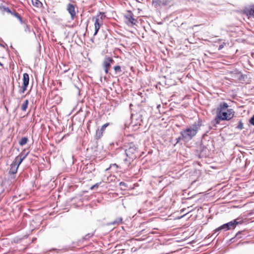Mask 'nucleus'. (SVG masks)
<instances>
[{"instance_id": "1", "label": "nucleus", "mask_w": 254, "mask_h": 254, "mask_svg": "<svg viewBox=\"0 0 254 254\" xmlns=\"http://www.w3.org/2000/svg\"><path fill=\"white\" fill-rule=\"evenodd\" d=\"M201 125L202 121L199 120L198 121L195 122L186 129L181 131V136L176 138V144L179 143L181 139L184 140L185 141L191 140L197 134Z\"/></svg>"}, {"instance_id": "2", "label": "nucleus", "mask_w": 254, "mask_h": 254, "mask_svg": "<svg viewBox=\"0 0 254 254\" xmlns=\"http://www.w3.org/2000/svg\"><path fill=\"white\" fill-rule=\"evenodd\" d=\"M229 105L225 102H221L215 109L216 113L222 121H230L234 116L235 112L232 109H228Z\"/></svg>"}, {"instance_id": "3", "label": "nucleus", "mask_w": 254, "mask_h": 254, "mask_svg": "<svg viewBox=\"0 0 254 254\" xmlns=\"http://www.w3.org/2000/svg\"><path fill=\"white\" fill-rule=\"evenodd\" d=\"M126 158L124 159L125 165L128 167L138 155V148L132 142L128 144L125 150Z\"/></svg>"}, {"instance_id": "4", "label": "nucleus", "mask_w": 254, "mask_h": 254, "mask_svg": "<svg viewBox=\"0 0 254 254\" xmlns=\"http://www.w3.org/2000/svg\"><path fill=\"white\" fill-rule=\"evenodd\" d=\"M239 223L240 222L236 219L224 224L214 230V233L213 234V235L220 231H223L225 232L231 229H234Z\"/></svg>"}, {"instance_id": "5", "label": "nucleus", "mask_w": 254, "mask_h": 254, "mask_svg": "<svg viewBox=\"0 0 254 254\" xmlns=\"http://www.w3.org/2000/svg\"><path fill=\"white\" fill-rule=\"evenodd\" d=\"M195 152L196 155L199 158H206L209 155V149L203 142H201L197 145Z\"/></svg>"}, {"instance_id": "6", "label": "nucleus", "mask_w": 254, "mask_h": 254, "mask_svg": "<svg viewBox=\"0 0 254 254\" xmlns=\"http://www.w3.org/2000/svg\"><path fill=\"white\" fill-rule=\"evenodd\" d=\"M105 17V15L104 13L100 12L99 13L96 15L95 17V22H94V27H95V32L94 33L93 36H96L99 30L100 29L101 26L103 22V20Z\"/></svg>"}, {"instance_id": "7", "label": "nucleus", "mask_w": 254, "mask_h": 254, "mask_svg": "<svg viewBox=\"0 0 254 254\" xmlns=\"http://www.w3.org/2000/svg\"><path fill=\"white\" fill-rule=\"evenodd\" d=\"M29 74L27 73H24L23 74V85L21 87L19 86L20 89L19 90L18 92L20 94H22L25 92V91L27 90V88L29 84Z\"/></svg>"}, {"instance_id": "8", "label": "nucleus", "mask_w": 254, "mask_h": 254, "mask_svg": "<svg viewBox=\"0 0 254 254\" xmlns=\"http://www.w3.org/2000/svg\"><path fill=\"white\" fill-rule=\"evenodd\" d=\"M131 125L132 127L140 126L142 122V116L140 114L137 113L132 115L131 117Z\"/></svg>"}, {"instance_id": "9", "label": "nucleus", "mask_w": 254, "mask_h": 254, "mask_svg": "<svg viewBox=\"0 0 254 254\" xmlns=\"http://www.w3.org/2000/svg\"><path fill=\"white\" fill-rule=\"evenodd\" d=\"M186 210L187 209L186 208H183L180 211H176V220H179L182 218H185L186 220L189 219L190 216H187V215L190 211H187Z\"/></svg>"}, {"instance_id": "10", "label": "nucleus", "mask_w": 254, "mask_h": 254, "mask_svg": "<svg viewBox=\"0 0 254 254\" xmlns=\"http://www.w3.org/2000/svg\"><path fill=\"white\" fill-rule=\"evenodd\" d=\"M66 10L70 14V19L74 20L76 17V11H75V5L68 3L66 5Z\"/></svg>"}, {"instance_id": "11", "label": "nucleus", "mask_w": 254, "mask_h": 254, "mask_svg": "<svg viewBox=\"0 0 254 254\" xmlns=\"http://www.w3.org/2000/svg\"><path fill=\"white\" fill-rule=\"evenodd\" d=\"M113 59L111 57L105 58L103 62V66L106 73H108V70L111 65V63L114 62Z\"/></svg>"}, {"instance_id": "12", "label": "nucleus", "mask_w": 254, "mask_h": 254, "mask_svg": "<svg viewBox=\"0 0 254 254\" xmlns=\"http://www.w3.org/2000/svg\"><path fill=\"white\" fill-rule=\"evenodd\" d=\"M29 154V152H25V149H24L17 157H15L14 161L17 162L20 165L22 162L25 159Z\"/></svg>"}, {"instance_id": "13", "label": "nucleus", "mask_w": 254, "mask_h": 254, "mask_svg": "<svg viewBox=\"0 0 254 254\" xmlns=\"http://www.w3.org/2000/svg\"><path fill=\"white\" fill-rule=\"evenodd\" d=\"M109 123H106L103 125L100 129H98L96 130L95 134V138L96 139H99L102 136L103 131L105 130V128L109 126Z\"/></svg>"}, {"instance_id": "14", "label": "nucleus", "mask_w": 254, "mask_h": 254, "mask_svg": "<svg viewBox=\"0 0 254 254\" xmlns=\"http://www.w3.org/2000/svg\"><path fill=\"white\" fill-rule=\"evenodd\" d=\"M244 13L247 16H251L254 18V4L244 9Z\"/></svg>"}, {"instance_id": "15", "label": "nucleus", "mask_w": 254, "mask_h": 254, "mask_svg": "<svg viewBox=\"0 0 254 254\" xmlns=\"http://www.w3.org/2000/svg\"><path fill=\"white\" fill-rule=\"evenodd\" d=\"M19 164L13 161L12 163L10 165V170L9 171V174H15L17 173V169L19 166Z\"/></svg>"}, {"instance_id": "16", "label": "nucleus", "mask_w": 254, "mask_h": 254, "mask_svg": "<svg viewBox=\"0 0 254 254\" xmlns=\"http://www.w3.org/2000/svg\"><path fill=\"white\" fill-rule=\"evenodd\" d=\"M128 22L131 25H135L136 20L133 17L132 13H130L125 16Z\"/></svg>"}, {"instance_id": "17", "label": "nucleus", "mask_w": 254, "mask_h": 254, "mask_svg": "<svg viewBox=\"0 0 254 254\" xmlns=\"http://www.w3.org/2000/svg\"><path fill=\"white\" fill-rule=\"evenodd\" d=\"M222 121L221 118L216 114L215 118L211 121V125L212 126H216L220 124V121Z\"/></svg>"}, {"instance_id": "18", "label": "nucleus", "mask_w": 254, "mask_h": 254, "mask_svg": "<svg viewBox=\"0 0 254 254\" xmlns=\"http://www.w3.org/2000/svg\"><path fill=\"white\" fill-rule=\"evenodd\" d=\"M122 218L121 217H118L116 218L114 221L110 223L111 225H119L121 224L122 222Z\"/></svg>"}, {"instance_id": "19", "label": "nucleus", "mask_w": 254, "mask_h": 254, "mask_svg": "<svg viewBox=\"0 0 254 254\" xmlns=\"http://www.w3.org/2000/svg\"><path fill=\"white\" fill-rule=\"evenodd\" d=\"M32 4L36 7H40L42 3L39 0H31Z\"/></svg>"}, {"instance_id": "20", "label": "nucleus", "mask_w": 254, "mask_h": 254, "mask_svg": "<svg viewBox=\"0 0 254 254\" xmlns=\"http://www.w3.org/2000/svg\"><path fill=\"white\" fill-rule=\"evenodd\" d=\"M0 11L3 14V12H6L8 13L11 14L12 10H11L8 7L3 6L2 7L0 8Z\"/></svg>"}, {"instance_id": "21", "label": "nucleus", "mask_w": 254, "mask_h": 254, "mask_svg": "<svg viewBox=\"0 0 254 254\" xmlns=\"http://www.w3.org/2000/svg\"><path fill=\"white\" fill-rule=\"evenodd\" d=\"M28 100H26L24 101V103L21 105V110L23 111H25L26 110L28 107Z\"/></svg>"}, {"instance_id": "22", "label": "nucleus", "mask_w": 254, "mask_h": 254, "mask_svg": "<svg viewBox=\"0 0 254 254\" xmlns=\"http://www.w3.org/2000/svg\"><path fill=\"white\" fill-rule=\"evenodd\" d=\"M28 141V138L26 137H22L19 142L20 145L23 146L27 143Z\"/></svg>"}, {"instance_id": "23", "label": "nucleus", "mask_w": 254, "mask_h": 254, "mask_svg": "<svg viewBox=\"0 0 254 254\" xmlns=\"http://www.w3.org/2000/svg\"><path fill=\"white\" fill-rule=\"evenodd\" d=\"M23 28L24 29V31L27 33H29L31 32V28L30 25H28L27 23H24L23 24Z\"/></svg>"}, {"instance_id": "24", "label": "nucleus", "mask_w": 254, "mask_h": 254, "mask_svg": "<svg viewBox=\"0 0 254 254\" xmlns=\"http://www.w3.org/2000/svg\"><path fill=\"white\" fill-rule=\"evenodd\" d=\"M244 124L243 123L242 120H238V125L236 127V128L239 130H241L243 128Z\"/></svg>"}, {"instance_id": "25", "label": "nucleus", "mask_w": 254, "mask_h": 254, "mask_svg": "<svg viewBox=\"0 0 254 254\" xmlns=\"http://www.w3.org/2000/svg\"><path fill=\"white\" fill-rule=\"evenodd\" d=\"M180 229V228H176V238H175V239H176V242H181L182 240L185 239V238H181L177 237L178 235V231H177V230L178 229Z\"/></svg>"}, {"instance_id": "26", "label": "nucleus", "mask_w": 254, "mask_h": 254, "mask_svg": "<svg viewBox=\"0 0 254 254\" xmlns=\"http://www.w3.org/2000/svg\"><path fill=\"white\" fill-rule=\"evenodd\" d=\"M163 4L170 6L173 5L174 2L171 0H165L164 1Z\"/></svg>"}, {"instance_id": "27", "label": "nucleus", "mask_w": 254, "mask_h": 254, "mask_svg": "<svg viewBox=\"0 0 254 254\" xmlns=\"http://www.w3.org/2000/svg\"><path fill=\"white\" fill-rule=\"evenodd\" d=\"M114 69L116 73H120L122 72L121 66L120 65H116L114 67Z\"/></svg>"}, {"instance_id": "28", "label": "nucleus", "mask_w": 254, "mask_h": 254, "mask_svg": "<svg viewBox=\"0 0 254 254\" xmlns=\"http://www.w3.org/2000/svg\"><path fill=\"white\" fill-rule=\"evenodd\" d=\"M11 14L16 18H19L20 14L18 13L15 10H12Z\"/></svg>"}, {"instance_id": "29", "label": "nucleus", "mask_w": 254, "mask_h": 254, "mask_svg": "<svg viewBox=\"0 0 254 254\" xmlns=\"http://www.w3.org/2000/svg\"><path fill=\"white\" fill-rule=\"evenodd\" d=\"M93 235V234L91 233H88L86 234L83 238V239L84 240H89L92 236Z\"/></svg>"}, {"instance_id": "30", "label": "nucleus", "mask_w": 254, "mask_h": 254, "mask_svg": "<svg viewBox=\"0 0 254 254\" xmlns=\"http://www.w3.org/2000/svg\"><path fill=\"white\" fill-rule=\"evenodd\" d=\"M101 184V183H97L96 184H95V185H94L93 186H92L91 188H90V189L91 190H94L95 188H97L99 187V185Z\"/></svg>"}, {"instance_id": "31", "label": "nucleus", "mask_w": 254, "mask_h": 254, "mask_svg": "<svg viewBox=\"0 0 254 254\" xmlns=\"http://www.w3.org/2000/svg\"><path fill=\"white\" fill-rule=\"evenodd\" d=\"M249 123L254 126V115L249 120Z\"/></svg>"}, {"instance_id": "32", "label": "nucleus", "mask_w": 254, "mask_h": 254, "mask_svg": "<svg viewBox=\"0 0 254 254\" xmlns=\"http://www.w3.org/2000/svg\"><path fill=\"white\" fill-rule=\"evenodd\" d=\"M226 44L225 43H223V44H220L219 46H218V50L219 51L222 50L223 48H224V45Z\"/></svg>"}, {"instance_id": "33", "label": "nucleus", "mask_w": 254, "mask_h": 254, "mask_svg": "<svg viewBox=\"0 0 254 254\" xmlns=\"http://www.w3.org/2000/svg\"><path fill=\"white\" fill-rule=\"evenodd\" d=\"M17 19L19 20L21 24L26 23L24 21H23L21 16L20 15L19 18H17Z\"/></svg>"}, {"instance_id": "34", "label": "nucleus", "mask_w": 254, "mask_h": 254, "mask_svg": "<svg viewBox=\"0 0 254 254\" xmlns=\"http://www.w3.org/2000/svg\"><path fill=\"white\" fill-rule=\"evenodd\" d=\"M210 129H213V130H216L217 129V126H210L209 127Z\"/></svg>"}, {"instance_id": "35", "label": "nucleus", "mask_w": 254, "mask_h": 254, "mask_svg": "<svg viewBox=\"0 0 254 254\" xmlns=\"http://www.w3.org/2000/svg\"><path fill=\"white\" fill-rule=\"evenodd\" d=\"M119 185L120 186H124V187H126V184L124 182H121L119 184Z\"/></svg>"}, {"instance_id": "36", "label": "nucleus", "mask_w": 254, "mask_h": 254, "mask_svg": "<svg viewBox=\"0 0 254 254\" xmlns=\"http://www.w3.org/2000/svg\"><path fill=\"white\" fill-rule=\"evenodd\" d=\"M243 231H239L237 233V234L235 235V237H239L240 235H241Z\"/></svg>"}, {"instance_id": "37", "label": "nucleus", "mask_w": 254, "mask_h": 254, "mask_svg": "<svg viewBox=\"0 0 254 254\" xmlns=\"http://www.w3.org/2000/svg\"><path fill=\"white\" fill-rule=\"evenodd\" d=\"M180 250H181V249L180 250H176V251H175L176 254H180Z\"/></svg>"}, {"instance_id": "38", "label": "nucleus", "mask_w": 254, "mask_h": 254, "mask_svg": "<svg viewBox=\"0 0 254 254\" xmlns=\"http://www.w3.org/2000/svg\"><path fill=\"white\" fill-rule=\"evenodd\" d=\"M182 199H179L178 198H177V201H179V202L182 201Z\"/></svg>"}, {"instance_id": "39", "label": "nucleus", "mask_w": 254, "mask_h": 254, "mask_svg": "<svg viewBox=\"0 0 254 254\" xmlns=\"http://www.w3.org/2000/svg\"><path fill=\"white\" fill-rule=\"evenodd\" d=\"M3 5H1V4H0V8H1L3 7Z\"/></svg>"}, {"instance_id": "40", "label": "nucleus", "mask_w": 254, "mask_h": 254, "mask_svg": "<svg viewBox=\"0 0 254 254\" xmlns=\"http://www.w3.org/2000/svg\"><path fill=\"white\" fill-rule=\"evenodd\" d=\"M176 117H179V116L178 115H176Z\"/></svg>"}]
</instances>
